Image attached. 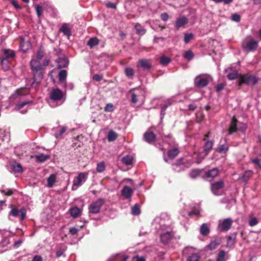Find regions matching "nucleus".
I'll return each mask as SVG.
<instances>
[{
    "label": "nucleus",
    "instance_id": "1",
    "mask_svg": "<svg viewBox=\"0 0 261 261\" xmlns=\"http://www.w3.org/2000/svg\"><path fill=\"white\" fill-rule=\"evenodd\" d=\"M66 93L59 88H53L49 93L48 103L53 108L62 105L65 101Z\"/></svg>",
    "mask_w": 261,
    "mask_h": 261
},
{
    "label": "nucleus",
    "instance_id": "2",
    "mask_svg": "<svg viewBox=\"0 0 261 261\" xmlns=\"http://www.w3.org/2000/svg\"><path fill=\"white\" fill-rule=\"evenodd\" d=\"M152 226L158 233L165 231L168 228H171L170 218L165 214L156 217L152 223Z\"/></svg>",
    "mask_w": 261,
    "mask_h": 261
},
{
    "label": "nucleus",
    "instance_id": "3",
    "mask_svg": "<svg viewBox=\"0 0 261 261\" xmlns=\"http://www.w3.org/2000/svg\"><path fill=\"white\" fill-rule=\"evenodd\" d=\"M258 81V79L249 73L241 74L240 76L238 84L239 86L242 84H246L248 86L255 85Z\"/></svg>",
    "mask_w": 261,
    "mask_h": 261
},
{
    "label": "nucleus",
    "instance_id": "4",
    "mask_svg": "<svg viewBox=\"0 0 261 261\" xmlns=\"http://www.w3.org/2000/svg\"><path fill=\"white\" fill-rule=\"evenodd\" d=\"M233 222L230 218L220 219L218 221V229L220 231L226 232L230 229Z\"/></svg>",
    "mask_w": 261,
    "mask_h": 261
},
{
    "label": "nucleus",
    "instance_id": "5",
    "mask_svg": "<svg viewBox=\"0 0 261 261\" xmlns=\"http://www.w3.org/2000/svg\"><path fill=\"white\" fill-rule=\"evenodd\" d=\"M210 79V76L205 74L198 75L194 79V84L197 87L202 88L208 85Z\"/></svg>",
    "mask_w": 261,
    "mask_h": 261
},
{
    "label": "nucleus",
    "instance_id": "6",
    "mask_svg": "<svg viewBox=\"0 0 261 261\" xmlns=\"http://www.w3.org/2000/svg\"><path fill=\"white\" fill-rule=\"evenodd\" d=\"M104 201L102 199L99 198L95 201L92 202L89 206V214H98L100 212V208L103 204Z\"/></svg>",
    "mask_w": 261,
    "mask_h": 261
},
{
    "label": "nucleus",
    "instance_id": "7",
    "mask_svg": "<svg viewBox=\"0 0 261 261\" xmlns=\"http://www.w3.org/2000/svg\"><path fill=\"white\" fill-rule=\"evenodd\" d=\"M88 174L84 172L80 173L73 180V184L72 186V189L75 190L84 184L87 178Z\"/></svg>",
    "mask_w": 261,
    "mask_h": 261
},
{
    "label": "nucleus",
    "instance_id": "8",
    "mask_svg": "<svg viewBox=\"0 0 261 261\" xmlns=\"http://www.w3.org/2000/svg\"><path fill=\"white\" fill-rule=\"evenodd\" d=\"M159 234L160 236L161 242L165 244L168 243L173 237L171 228H168L165 231H161Z\"/></svg>",
    "mask_w": 261,
    "mask_h": 261
},
{
    "label": "nucleus",
    "instance_id": "9",
    "mask_svg": "<svg viewBox=\"0 0 261 261\" xmlns=\"http://www.w3.org/2000/svg\"><path fill=\"white\" fill-rule=\"evenodd\" d=\"M9 215L14 217L19 216V219L22 220L25 218L26 210L24 208H21L19 210L17 208L13 207L10 212Z\"/></svg>",
    "mask_w": 261,
    "mask_h": 261
},
{
    "label": "nucleus",
    "instance_id": "10",
    "mask_svg": "<svg viewBox=\"0 0 261 261\" xmlns=\"http://www.w3.org/2000/svg\"><path fill=\"white\" fill-rule=\"evenodd\" d=\"M258 45V41L254 39H250L243 45V48L248 51H252L257 49Z\"/></svg>",
    "mask_w": 261,
    "mask_h": 261
},
{
    "label": "nucleus",
    "instance_id": "11",
    "mask_svg": "<svg viewBox=\"0 0 261 261\" xmlns=\"http://www.w3.org/2000/svg\"><path fill=\"white\" fill-rule=\"evenodd\" d=\"M142 91L139 89H134L129 91L130 101L133 103L138 102L139 97L142 95Z\"/></svg>",
    "mask_w": 261,
    "mask_h": 261
},
{
    "label": "nucleus",
    "instance_id": "12",
    "mask_svg": "<svg viewBox=\"0 0 261 261\" xmlns=\"http://www.w3.org/2000/svg\"><path fill=\"white\" fill-rule=\"evenodd\" d=\"M228 144L225 139L221 140L216 151L220 153H225L228 150Z\"/></svg>",
    "mask_w": 261,
    "mask_h": 261
},
{
    "label": "nucleus",
    "instance_id": "13",
    "mask_svg": "<svg viewBox=\"0 0 261 261\" xmlns=\"http://www.w3.org/2000/svg\"><path fill=\"white\" fill-rule=\"evenodd\" d=\"M223 186V181L222 180H220L211 184V190L214 195H219V194L217 193V191L222 189Z\"/></svg>",
    "mask_w": 261,
    "mask_h": 261
},
{
    "label": "nucleus",
    "instance_id": "14",
    "mask_svg": "<svg viewBox=\"0 0 261 261\" xmlns=\"http://www.w3.org/2000/svg\"><path fill=\"white\" fill-rule=\"evenodd\" d=\"M31 66L33 71L43 70V67L40 64V60L32 59L31 61Z\"/></svg>",
    "mask_w": 261,
    "mask_h": 261
},
{
    "label": "nucleus",
    "instance_id": "15",
    "mask_svg": "<svg viewBox=\"0 0 261 261\" xmlns=\"http://www.w3.org/2000/svg\"><path fill=\"white\" fill-rule=\"evenodd\" d=\"M31 102L30 100H25L22 102H19L16 105V109L17 110L20 111V113L22 114H25L28 111V107H27L24 110H21L23 108L25 107L28 104Z\"/></svg>",
    "mask_w": 261,
    "mask_h": 261
},
{
    "label": "nucleus",
    "instance_id": "16",
    "mask_svg": "<svg viewBox=\"0 0 261 261\" xmlns=\"http://www.w3.org/2000/svg\"><path fill=\"white\" fill-rule=\"evenodd\" d=\"M133 193H134V190H133V189L127 186H124V187L123 188V189L121 191L122 195L126 199L130 198Z\"/></svg>",
    "mask_w": 261,
    "mask_h": 261
},
{
    "label": "nucleus",
    "instance_id": "17",
    "mask_svg": "<svg viewBox=\"0 0 261 261\" xmlns=\"http://www.w3.org/2000/svg\"><path fill=\"white\" fill-rule=\"evenodd\" d=\"M137 66L141 67L145 70H149L151 68V65L149 60L141 59L138 62Z\"/></svg>",
    "mask_w": 261,
    "mask_h": 261
},
{
    "label": "nucleus",
    "instance_id": "18",
    "mask_svg": "<svg viewBox=\"0 0 261 261\" xmlns=\"http://www.w3.org/2000/svg\"><path fill=\"white\" fill-rule=\"evenodd\" d=\"M188 22V19L187 17L185 16H181L176 20L175 27L177 30H178L181 27L187 24Z\"/></svg>",
    "mask_w": 261,
    "mask_h": 261
},
{
    "label": "nucleus",
    "instance_id": "19",
    "mask_svg": "<svg viewBox=\"0 0 261 261\" xmlns=\"http://www.w3.org/2000/svg\"><path fill=\"white\" fill-rule=\"evenodd\" d=\"M214 145L213 141H207L205 142L203 146L204 153L202 154V156H206L208 153L209 151L212 149Z\"/></svg>",
    "mask_w": 261,
    "mask_h": 261
},
{
    "label": "nucleus",
    "instance_id": "20",
    "mask_svg": "<svg viewBox=\"0 0 261 261\" xmlns=\"http://www.w3.org/2000/svg\"><path fill=\"white\" fill-rule=\"evenodd\" d=\"M144 138L146 142L151 143L155 140V136L152 132L148 130L144 134Z\"/></svg>",
    "mask_w": 261,
    "mask_h": 261
},
{
    "label": "nucleus",
    "instance_id": "21",
    "mask_svg": "<svg viewBox=\"0 0 261 261\" xmlns=\"http://www.w3.org/2000/svg\"><path fill=\"white\" fill-rule=\"evenodd\" d=\"M71 216L73 218H76L81 216L82 210L79 207L75 206L70 208L69 210Z\"/></svg>",
    "mask_w": 261,
    "mask_h": 261
},
{
    "label": "nucleus",
    "instance_id": "22",
    "mask_svg": "<svg viewBox=\"0 0 261 261\" xmlns=\"http://www.w3.org/2000/svg\"><path fill=\"white\" fill-rule=\"evenodd\" d=\"M31 45L29 41H25L23 39L21 40L20 43V48L22 51L23 53L26 52L31 48Z\"/></svg>",
    "mask_w": 261,
    "mask_h": 261
},
{
    "label": "nucleus",
    "instance_id": "23",
    "mask_svg": "<svg viewBox=\"0 0 261 261\" xmlns=\"http://www.w3.org/2000/svg\"><path fill=\"white\" fill-rule=\"evenodd\" d=\"M58 68H64L68 66V60L65 58H59L56 60Z\"/></svg>",
    "mask_w": 261,
    "mask_h": 261
},
{
    "label": "nucleus",
    "instance_id": "24",
    "mask_svg": "<svg viewBox=\"0 0 261 261\" xmlns=\"http://www.w3.org/2000/svg\"><path fill=\"white\" fill-rule=\"evenodd\" d=\"M50 156L47 154H44L43 153H39L35 155V158L37 162L39 163H42L49 159Z\"/></svg>",
    "mask_w": 261,
    "mask_h": 261
},
{
    "label": "nucleus",
    "instance_id": "25",
    "mask_svg": "<svg viewBox=\"0 0 261 261\" xmlns=\"http://www.w3.org/2000/svg\"><path fill=\"white\" fill-rule=\"evenodd\" d=\"M12 172L14 173H21L22 172V167L21 165L16 162L12 163L11 165Z\"/></svg>",
    "mask_w": 261,
    "mask_h": 261
},
{
    "label": "nucleus",
    "instance_id": "26",
    "mask_svg": "<svg viewBox=\"0 0 261 261\" xmlns=\"http://www.w3.org/2000/svg\"><path fill=\"white\" fill-rule=\"evenodd\" d=\"M237 236V233L234 232L232 233L231 235L227 237V244L226 246L227 247H231L232 246L234 243H235V240Z\"/></svg>",
    "mask_w": 261,
    "mask_h": 261
},
{
    "label": "nucleus",
    "instance_id": "27",
    "mask_svg": "<svg viewBox=\"0 0 261 261\" xmlns=\"http://www.w3.org/2000/svg\"><path fill=\"white\" fill-rule=\"evenodd\" d=\"M56 175L54 174H51L47 179V186L49 188L53 187L54 184L56 181Z\"/></svg>",
    "mask_w": 261,
    "mask_h": 261
},
{
    "label": "nucleus",
    "instance_id": "28",
    "mask_svg": "<svg viewBox=\"0 0 261 261\" xmlns=\"http://www.w3.org/2000/svg\"><path fill=\"white\" fill-rule=\"evenodd\" d=\"M219 173V170L218 168H214L205 172V175L206 177L214 178L216 177Z\"/></svg>",
    "mask_w": 261,
    "mask_h": 261
},
{
    "label": "nucleus",
    "instance_id": "29",
    "mask_svg": "<svg viewBox=\"0 0 261 261\" xmlns=\"http://www.w3.org/2000/svg\"><path fill=\"white\" fill-rule=\"evenodd\" d=\"M237 121L235 118H233L231 120V124L229 129V134L230 135L232 133L235 132L237 130Z\"/></svg>",
    "mask_w": 261,
    "mask_h": 261
},
{
    "label": "nucleus",
    "instance_id": "30",
    "mask_svg": "<svg viewBox=\"0 0 261 261\" xmlns=\"http://www.w3.org/2000/svg\"><path fill=\"white\" fill-rule=\"evenodd\" d=\"M60 31L62 32L65 35L69 37L71 34L70 29L68 27V24L65 23L60 28Z\"/></svg>",
    "mask_w": 261,
    "mask_h": 261
},
{
    "label": "nucleus",
    "instance_id": "31",
    "mask_svg": "<svg viewBox=\"0 0 261 261\" xmlns=\"http://www.w3.org/2000/svg\"><path fill=\"white\" fill-rule=\"evenodd\" d=\"M5 57L3 58H6L7 60L14 58L15 54L14 51L10 49H5L4 51Z\"/></svg>",
    "mask_w": 261,
    "mask_h": 261
},
{
    "label": "nucleus",
    "instance_id": "32",
    "mask_svg": "<svg viewBox=\"0 0 261 261\" xmlns=\"http://www.w3.org/2000/svg\"><path fill=\"white\" fill-rule=\"evenodd\" d=\"M221 243L220 240L218 239H215L212 241L207 245V248L210 250L215 249Z\"/></svg>",
    "mask_w": 261,
    "mask_h": 261
},
{
    "label": "nucleus",
    "instance_id": "33",
    "mask_svg": "<svg viewBox=\"0 0 261 261\" xmlns=\"http://www.w3.org/2000/svg\"><path fill=\"white\" fill-rule=\"evenodd\" d=\"M200 233L203 236H206L210 232V229L206 223H203L200 227Z\"/></svg>",
    "mask_w": 261,
    "mask_h": 261
},
{
    "label": "nucleus",
    "instance_id": "34",
    "mask_svg": "<svg viewBox=\"0 0 261 261\" xmlns=\"http://www.w3.org/2000/svg\"><path fill=\"white\" fill-rule=\"evenodd\" d=\"M42 71V70L33 71L34 81L37 83L40 82L42 79L43 74Z\"/></svg>",
    "mask_w": 261,
    "mask_h": 261
},
{
    "label": "nucleus",
    "instance_id": "35",
    "mask_svg": "<svg viewBox=\"0 0 261 261\" xmlns=\"http://www.w3.org/2000/svg\"><path fill=\"white\" fill-rule=\"evenodd\" d=\"M98 43L99 40L97 38L92 37L87 42V45L92 48L98 45Z\"/></svg>",
    "mask_w": 261,
    "mask_h": 261
},
{
    "label": "nucleus",
    "instance_id": "36",
    "mask_svg": "<svg viewBox=\"0 0 261 261\" xmlns=\"http://www.w3.org/2000/svg\"><path fill=\"white\" fill-rule=\"evenodd\" d=\"M124 73L126 76L130 79H132L135 74L134 70L130 67L126 68L124 70Z\"/></svg>",
    "mask_w": 261,
    "mask_h": 261
},
{
    "label": "nucleus",
    "instance_id": "37",
    "mask_svg": "<svg viewBox=\"0 0 261 261\" xmlns=\"http://www.w3.org/2000/svg\"><path fill=\"white\" fill-rule=\"evenodd\" d=\"M1 64L2 68L5 71H7L9 69V62L6 58H1Z\"/></svg>",
    "mask_w": 261,
    "mask_h": 261
},
{
    "label": "nucleus",
    "instance_id": "38",
    "mask_svg": "<svg viewBox=\"0 0 261 261\" xmlns=\"http://www.w3.org/2000/svg\"><path fill=\"white\" fill-rule=\"evenodd\" d=\"M122 162L126 165H130L132 164L133 161V157L131 155H126L124 156L122 159Z\"/></svg>",
    "mask_w": 261,
    "mask_h": 261
},
{
    "label": "nucleus",
    "instance_id": "39",
    "mask_svg": "<svg viewBox=\"0 0 261 261\" xmlns=\"http://www.w3.org/2000/svg\"><path fill=\"white\" fill-rule=\"evenodd\" d=\"M117 137L118 135L116 132L110 130L108 134V140L110 142L114 141L117 139Z\"/></svg>",
    "mask_w": 261,
    "mask_h": 261
},
{
    "label": "nucleus",
    "instance_id": "40",
    "mask_svg": "<svg viewBox=\"0 0 261 261\" xmlns=\"http://www.w3.org/2000/svg\"><path fill=\"white\" fill-rule=\"evenodd\" d=\"M252 173L253 172L251 170L246 171L245 172L243 175L240 178L242 179L244 182H246L252 176Z\"/></svg>",
    "mask_w": 261,
    "mask_h": 261
},
{
    "label": "nucleus",
    "instance_id": "41",
    "mask_svg": "<svg viewBox=\"0 0 261 261\" xmlns=\"http://www.w3.org/2000/svg\"><path fill=\"white\" fill-rule=\"evenodd\" d=\"M135 28L137 34L138 35H143L146 33V30L144 29H143L139 23H136L135 25Z\"/></svg>",
    "mask_w": 261,
    "mask_h": 261
},
{
    "label": "nucleus",
    "instance_id": "42",
    "mask_svg": "<svg viewBox=\"0 0 261 261\" xmlns=\"http://www.w3.org/2000/svg\"><path fill=\"white\" fill-rule=\"evenodd\" d=\"M179 153V151L177 148H174L168 151V157L170 159H173Z\"/></svg>",
    "mask_w": 261,
    "mask_h": 261
},
{
    "label": "nucleus",
    "instance_id": "43",
    "mask_svg": "<svg viewBox=\"0 0 261 261\" xmlns=\"http://www.w3.org/2000/svg\"><path fill=\"white\" fill-rule=\"evenodd\" d=\"M67 71L65 70H62L60 71L59 73V81L61 82H64L67 76Z\"/></svg>",
    "mask_w": 261,
    "mask_h": 261
},
{
    "label": "nucleus",
    "instance_id": "44",
    "mask_svg": "<svg viewBox=\"0 0 261 261\" xmlns=\"http://www.w3.org/2000/svg\"><path fill=\"white\" fill-rule=\"evenodd\" d=\"M226 252L224 250H221L217 258L216 261H226L227 258L225 257Z\"/></svg>",
    "mask_w": 261,
    "mask_h": 261
},
{
    "label": "nucleus",
    "instance_id": "45",
    "mask_svg": "<svg viewBox=\"0 0 261 261\" xmlns=\"http://www.w3.org/2000/svg\"><path fill=\"white\" fill-rule=\"evenodd\" d=\"M227 76L230 80H234L238 76V72L236 70H232L231 72L227 75Z\"/></svg>",
    "mask_w": 261,
    "mask_h": 261
},
{
    "label": "nucleus",
    "instance_id": "46",
    "mask_svg": "<svg viewBox=\"0 0 261 261\" xmlns=\"http://www.w3.org/2000/svg\"><path fill=\"white\" fill-rule=\"evenodd\" d=\"M106 166L105 163L102 162L97 164L96 171L97 172L101 173L105 170Z\"/></svg>",
    "mask_w": 261,
    "mask_h": 261
},
{
    "label": "nucleus",
    "instance_id": "47",
    "mask_svg": "<svg viewBox=\"0 0 261 261\" xmlns=\"http://www.w3.org/2000/svg\"><path fill=\"white\" fill-rule=\"evenodd\" d=\"M200 259V256L198 253H195L192 254L188 258V261H198Z\"/></svg>",
    "mask_w": 261,
    "mask_h": 261
},
{
    "label": "nucleus",
    "instance_id": "48",
    "mask_svg": "<svg viewBox=\"0 0 261 261\" xmlns=\"http://www.w3.org/2000/svg\"><path fill=\"white\" fill-rule=\"evenodd\" d=\"M171 62V59L169 57L163 56L161 58L160 63L163 65H167Z\"/></svg>",
    "mask_w": 261,
    "mask_h": 261
},
{
    "label": "nucleus",
    "instance_id": "49",
    "mask_svg": "<svg viewBox=\"0 0 261 261\" xmlns=\"http://www.w3.org/2000/svg\"><path fill=\"white\" fill-rule=\"evenodd\" d=\"M258 221L256 217H251L249 219L248 224L250 226H254L257 225Z\"/></svg>",
    "mask_w": 261,
    "mask_h": 261
},
{
    "label": "nucleus",
    "instance_id": "50",
    "mask_svg": "<svg viewBox=\"0 0 261 261\" xmlns=\"http://www.w3.org/2000/svg\"><path fill=\"white\" fill-rule=\"evenodd\" d=\"M132 213L133 215H138L140 214V207L138 204H136L132 207Z\"/></svg>",
    "mask_w": 261,
    "mask_h": 261
},
{
    "label": "nucleus",
    "instance_id": "51",
    "mask_svg": "<svg viewBox=\"0 0 261 261\" xmlns=\"http://www.w3.org/2000/svg\"><path fill=\"white\" fill-rule=\"evenodd\" d=\"M104 110L107 112H112L114 110V106L111 103H107L104 108Z\"/></svg>",
    "mask_w": 261,
    "mask_h": 261
},
{
    "label": "nucleus",
    "instance_id": "52",
    "mask_svg": "<svg viewBox=\"0 0 261 261\" xmlns=\"http://www.w3.org/2000/svg\"><path fill=\"white\" fill-rule=\"evenodd\" d=\"M193 38L192 33L185 34L184 36V42L185 43H188Z\"/></svg>",
    "mask_w": 261,
    "mask_h": 261
},
{
    "label": "nucleus",
    "instance_id": "53",
    "mask_svg": "<svg viewBox=\"0 0 261 261\" xmlns=\"http://www.w3.org/2000/svg\"><path fill=\"white\" fill-rule=\"evenodd\" d=\"M184 57L185 59L189 61L193 59V54L191 51L189 50L185 53Z\"/></svg>",
    "mask_w": 261,
    "mask_h": 261
},
{
    "label": "nucleus",
    "instance_id": "54",
    "mask_svg": "<svg viewBox=\"0 0 261 261\" xmlns=\"http://www.w3.org/2000/svg\"><path fill=\"white\" fill-rule=\"evenodd\" d=\"M66 129H67L66 127L62 126L59 130V132L55 134V136L56 138L60 137L66 131Z\"/></svg>",
    "mask_w": 261,
    "mask_h": 261
},
{
    "label": "nucleus",
    "instance_id": "55",
    "mask_svg": "<svg viewBox=\"0 0 261 261\" xmlns=\"http://www.w3.org/2000/svg\"><path fill=\"white\" fill-rule=\"evenodd\" d=\"M200 174V171L198 169L193 170L190 173V176L192 178L197 177Z\"/></svg>",
    "mask_w": 261,
    "mask_h": 261
},
{
    "label": "nucleus",
    "instance_id": "56",
    "mask_svg": "<svg viewBox=\"0 0 261 261\" xmlns=\"http://www.w3.org/2000/svg\"><path fill=\"white\" fill-rule=\"evenodd\" d=\"M35 10H36L38 17L39 18H40V17L42 13V11H43L42 7L39 5H36L35 6Z\"/></svg>",
    "mask_w": 261,
    "mask_h": 261
},
{
    "label": "nucleus",
    "instance_id": "57",
    "mask_svg": "<svg viewBox=\"0 0 261 261\" xmlns=\"http://www.w3.org/2000/svg\"><path fill=\"white\" fill-rule=\"evenodd\" d=\"M1 192L4 194L5 195L7 196H10L13 193V191L12 189H1Z\"/></svg>",
    "mask_w": 261,
    "mask_h": 261
},
{
    "label": "nucleus",
    "instance_id": "58",
    "mask_svg": "<svg viewBox=\"0 0 261 261\" xmlns=\"http://www.w3.org/2000/svg\"><path fill=\"white\" fill-rule=\"evenodd\" d=\"M204 153V151H202V152H199L198 154L195 153V155L196 156V162L199 164L201 162L202 160H203L205 156H202V154Z\"/></svg>",
    "mask_w": 261,
    "mask_h": 261
},
{
    "label": "nucleus",
    "instance_id": "59",
    "mask_svg": "<svg viewBox=\"0 0 261 261\" xmlns=\"http://www.w3.org/2000/svg\"><path fill=\"white\" fill-rule=\"evenodd\" d=\"M169 105H170V104H165L162 107L161 110V119H163V118L164 117V116L165 114V111Z\"/></svg>",
    "mask_w": 261,
    "mask_h": 261
},
{
    "label": "nucleus",
    "instance_id": "60",
    "mask_svg": "<svg viewBox=\"0 0 261 261\" xmlns=\"http://www.w3.org/2000/svg\"><path fill=\"white\" fill-rule=\"evenodd\" d=\"M231 19L236 22H239L241 19L240 15L237 13L233 14L231 16Z\"/></svg>",
    "mask_w": 261,
    "mask_h": 261
},
{
    "label": "nucleus",
    "instance_id": "61",
    "mask_svg": "<svg viewBox=\"0 0 261 261\" xmlns=\"http://www.w3.org/2000/svg\"><path fill=\"white\" fill-rule=\"evenodd\" d=\"M44 56V53L43 51H41V50H38L37 54V59L38 60H40Z\"/></svg>",
    "mask_w": 261,
    "mask_h": 261
},
{
    "label": "nucleus",
    "instance_id": "62",
    "mask_svg": "<svg viewBox=\"0 0 261 261\" xmlns=\"http://www.w3.org/2000/svg\"><path fill=\"white\" fill-rule=\"evenodd\" d=\"M253 163L257 165L259 168L261 169V164L259 163V160L257 158L253 159L252 160Z\"/></svg>",
    "mask_w": 261,
    "mask_h": 261
},
{
    "label": "nucleus",
    "instance_id": "63",
    "mask_svg": "<svg viewBox=\"0 0 261 261\" xmlns=\"http://www.w3.org/2000/svg\"><path fill=\"white\" fill-rule=\"evenodd\" d=\"M161 17L163 21H166L169 18V16L167 13H162L161 15Z\"/></svg>",
    "mask_w": 261,
    "mask_h": 261
},
{
    "label": "nucleus",
    "instance_id": "64",
    "mask_svg": "<svg viewBox=\"0 0 261 261\" xmlns=\"http://www.w3.org/2000/svg\"><path fill=\"white\" fill-rule=\"evenodd\" d=\"M133 261H145V259L143 257L137 256L133 257Z\"/></svg>",
    "mask_w": 261,
    "mask_h": 261
}]
</instances>
